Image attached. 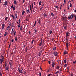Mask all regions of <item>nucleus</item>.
Here are the masks:
<instances>
[{"instance_id":"obj_6","label":"nucleus","mask_w":76,"mask_h":76,"mask_svg":"<svg viewBox=\"0 0 76 76\" xmlns=\"http://www.w3.org/2000/svg\"><path fill=\"white\" fill-rule=\"evenodd\" d=\"M5 25L4 24H3L2 26V29H3L4 28Z\"/></svg>"},{"instance_id":"obj_1","label":"nucleus","mask_w":76,"mask_h":76,"mask_svg":"<svg viewBox=\"0 0 76 76\" xmlns=\"http://www.w3.org/2000/svg\"><path fill=\"white\" fill-rule=\"evenodd\" d=\"M4 60V59H3V58H2V59L0 58V63L1 64H2Z\"/></svg>"},{"instance_id":"obj_48","label":"nucleus","mask_w":76,"mask_h":76,"mask_svg":"<svg viewBox=\"0 0 76 76\" xmlns=\"http://www.w3.org/2000/svg\"><path fill=\"white\" fill-rule=\"evenodd\" d=\"M15 41H17V37L15 38Z\"/></svg>"},{"instance_id":"obj_54","label":"nucleus","mask_w":76,"mask_h":76,"mask_svg":"<svg viewBox=\"0 0 76 76\" xmlns=\"http://www.w3.org/2000/svg\"><path fill=\"white\" fill-rule=\"evenodd\" d=\"M16 32L15 31L14 33V35H15H15H16Z\"/></svg>"},{"instance_id":"obj_9","label":"nucleus","mask_w":76,"mask_h":76,"mask_svg":"<svg viewBox=\"0 0 76 76\" xmlns=\"http://www.w3.org/2000/svg\"><path fill=\"white\" fill-rule=\"evenodd\" d=\"M7 3H7V1H6L4 5L5 6H6V5H7Z\"/></svg>"},{"instance_id":"obj_38","label":"nucleus","mask_w":76,"mask_h":76,"mask_svg":"<svg viewBox=\"0 0 76 76\" xmlns=\"http://www.w3.org/2000/svg\"><path fill=\"white\" fill-rule=\"evenodd\" d=\"M41 53H39V56H40L41 55Z\"/></svg>"},{"instance_id":"obj_21","label":"nucleus","mask_w":76,"mask_h":76,"mask_svg":"<svg viewBox=\"0 0 76 76\" xmlns=\"http://www.w3.org/2000/svg\"><path fill=\"white\" fill-rule=\"evenodd\" d=\"M10 27H9V26H8L7 27V31L8 30V29H9Z\"/></svg>"},{"instance_id":"obj_64","label":"nucleus","mask_w":76,"mask_h":76,"mask_svg":"<svg viewBox=\"0 0 76 76\" xmlns=\"http://www.w3.org/2000/svg\"><path fill=\"white\" fill-rule=\"evenodd\" d=\"M13 42V39L12 40V42Z\"/></svg>"},{"instance_id":"obj_37","label":"nucleus","mask_w":76,"mask_h":76,"mask_svg":"<svg viewBox=\"0 0 76 76\" xmlns=\"http://www.w3.org/2000/svg\"><path fill=\"white\" fill-rule=\"evenodd\" d=\"M72 4H71V3H70L69 7H72Z\"/></svg>"},{"instance_id":"obj_31","label":"nucleus","mask_w":76,"mask_h":76,"mask_svg":"<svg viewBox=\"0 0 76 76\" xmlns=\"http://www.w3.org/2000/svg\"><path fill=\"white\" fill-rule=\"evenodd\" d=\"M34 7V3H32V8H33Z\"/></svg>"},{"instance_id":"obj_25","label":"nucleus","mask_w":76,"mask_h":76,"mask_svg":"<svg viewBox=\"0 0 76 76\" xmlns=\"http://www.w3.org/2000/svg\"><path fill=\"white\" fill-rule=\"evenodd\" d=\"M64 63H66V59H64Z\"/></svg>"},{"instance_id":"obj_3","label":"nucleus","mask_w":76,"mask_h":76,"mask_svg":"<svg viewBox=\"0 0 76 76\" xmlns=\"http://www.w3.org/2000/svg\"><path fill=\"white\" fill-rule=\"evenodd\" d=\"M55 65H56L55 62H53V63H52V67L53 68H54Z\"/></svg>"},{"instance_id":"obj_34","label":"nucleus","mask_w":76,"mask_h":76,"mask_svg":"<svg viewBox=\"0 0 76 76\" xmlns=\"http://www.w3.org/2000/svg\"><path fill=\"white\" fill-rule=\"evenodd\" d=\"M34 41V40H33L32 41V42H31V44H33Z\"/></svg>"},{"instance_id":"obj_61","label":"nucleus","mask_w":76,"mask_h":76,"mask_svg":"<svg viewBox=\"0 0 76 76\" xmlns=\"http://www.w3.org/2000/svg\"><path fill=\"white\" fill-rule=\"evenodd\" d=\"M50 75H51V74H49L48 75V76H50Z\"/></svg>"},{"instance_id":"obj_4","label":"nucleus","mask_w":76,"mask_h":76,"mask_svg":"<svg viewBox=\"0 0 76 76\" xmlns=\"http://www.w3.org/2000/svg\"><path fill=\"white\" fill-rule=\"evenodd\" d=\"M17 15H18V12L17 11L16 12V14H15V19H16L17 18Z\"/></svg>"},{"instance_id":"obj_56","label":"nucleus","mask_w":76,"mask_h":76,"mask_svg":"<svg viewBox=\"0 0 76 76\" xmlns=\"http://www.w3.org/2000/svg\"><path fill=\"white\" fill-rule=\"evenodd\" d=\"M71 76H73V74H72V73H71Z\"/></svg>"},{"instance_id":"obj_22","label":"nucleus","mask_w":76,"mask_h":76,"mask_svg":"<svg viewBox=\"0 0 76 76\" xmlns=\"http://www.w3.org/2000/svg\"><path fill=\"white\" fill-rule=\"evenodd\" d=\"M67 54V52L66 51H65L64 53V54Z\"/></svg>"},{"instance_id":"obj_12","label":"nucleus","mask_w":76,"mask_h":76,"mask_svg":"<svg viewBox=\"0 0 76 76\" xmlns=\"http://www.w3.org/2000/svg\"><path fill=\"white\" fill-rule=\"evenodd\" d=\"M7 19H8V18L7 17H6L5 18L4 20L6 21L7 20Z\"/></svg>"},{"instance_id":"obj_11","label":"nucleus","mask_w":76,"mask_h":76,"mask_svg":"<svg viewBox=\"0 0 76 76\" xmlns=\"http://www.w3.org/2000/svg\"><path fill=\"white\" fill-rule=\"evenodd\" d=\"M29 7H30V10H31V11L32 12V10L31 5H30Z\"/></svg>"},{"instance_id":"obj_18","label":"nucleus","mask_w":76,"mask_h":76,"mask_svg":"<svg viewBox=\"0 0 76 76\" xmlns=\"http://www.w3.org/2000/svg\"><path fill=\"white\" fill-rule=\"evenodd\" d=\"M19 72L20 73H22L23 72V71L22 70H19Z\"/></svg>"},{"instance_id":"obj_63","label":"nucleus","mask_w":76,"mask_h":76,"mask_svg":"<svg viewBox=\"0 0 76 76\" xmlns=\"http://www.w3.org/2000/svg\"><path fill=\"white\" fill-rule=\"evenodd\" d=\"M68 9L69 10V7H68Z\"/></svg>"},{"instance_id":"obj_10","label":"nucleus","mask_w":76,"mask_h":76,"mask_svg":"<svg viewBox=\"0 0 76 76\" xmlns=\"http://www.w3.org/2000/svg\"><path fill=\"white\" fill-rule=\"evenodd\" d=\"M66 47L67 48H68L69 45H68V44L67 43H66Z\"/></svg>"},{"instance_id":"obj_16","label":"nucleus","mask_w":76,"mask_h":76,"mask_svg":"<svg viewBox=\"0 0 76 76\" xmlns=\"http://www.w3.org/2000/svg\"><path fill=\"white\" fill-rule=\"evenodd\" d=\"M44 16L45 17H47L48 16V15L46 14L45 13L44 14Z\"/></svg>"},{"instance_id":"obj_46","label":"nucleus","mask_w":76,"mask_h":76,"mask_svg":"<svg viewBox=\"0 0 76 76\" xmlns=\"http://www.w3.org/2000/svg\"><path fill=\"white\" fill-rule=\"evenodd\" d=\"M28 49L27 48L25 49V51L26 52H27Z\"/></svg>"},{"instance_id":"obj_36","label":"nucleus","mask_w":76,"mask_h":76,"mask_svg":"<svg viewBox=\"0 0 76 76\" xmlns=\"http://www.w3.org/2000/svg\"><path fill=\"white\" fill-rule=\"evenodd\" d=\"M14 29L13 28L12 29V33H13L14 32Z\"/></svg>"},{"instance_id":"obj_45","label":"nucleus","mask_w":76,"mask_h":76,"mask_svg":"<svg viewBox=\"0 0 76 76\" xmlns=\"http://www.w3.org/2000/svg\"><path fill=\"white\" fill-rule=\"evenodd\" d=\"M7 66L6 65V62L5 64V67H7L6 66Z\"/></svg>"},{"instance_id":"obj_29","label":"nucleus","mask_w":76,"mask_h":76,"mask_svg":"<svg viewBox=\"0 0 76 76\" xmlns=\"http://www.w3.org/2000/svg\"><path fill=\"white\" fill-rule=\"evenodd\" d=\"M42 41H41L40 43L39 44V46H41L42 45Z\"/></svg>"},{"instance_id":"obj_13","label":"nucleus","mask_w":76,"mask_h":76,"mask_svg":"<svg viewBox=\"0 0 76 76\" xmlns=\"http://www.w3.org/2000/svg\"><path fill=\"white\" fill-rule=\"evenodd\" d=\"M64 28L65 29H67V26H65L64 27Z\"/></svg>"},{"instance_id":"obj_39","label":"nucleus","mask_w":76,"mask_h":76,"mask_svg":"<svg viewBox=\"0 0 76 76\" xmlns=\"http://www.w3.org/2000/svg\"><path fill=\"white\" fill-rule=\"evenodd\" d=\"M58 7L57 6H56L55 7L57 9H58Z\"/></svg>"},{"instance_id":"obj_8","label":"nucleus","mask_w":76,"mask_h":76,"mask_svg":"<svg viewBox=\"0 0 76 76\" xmlns=\"http://www.w3.org/2000/svg\"><path fill=\"white\" fill-rule=\"evenodd\" d=\"M66 37H67L68 36H69V32L68 31H67V32H66Z\"/></svg>"},{"instance_id":"obj_32","label":"nucleus","mask_w":76,"mask_h":76,"mask_svg":"<svg viewBox=\"0 0 76 76\" xmlns=\"http://www.w3.org/2000/svg\"><path fill=\"white\" fill-rule=\"evenodd\" d=\"M17 3L16 1L15 0L14 1V4H15Z\"/></svg>"},{"instance_id":"obj_53","label":"nucleus","mask_w":76,"mask_h":76,"mask_svg":"<svg viewBox=\"0 0 76 76\" xmlns=\"http://www.w3.org/2000/svg\"><path fill=\"white\" fill-rule=\"evenodd\" d=\"M72 18H73V17H74V15L73 14H72Z\"/></svg>"},{"instance_id":"obj_28","label":"nucleus","mask_w":76,"mask_h":76,"mask_svg":"<svg viewBox=\"0 0 76 76\" xmlns=\"http://www.w3.org/2000/svg\"><path fill=\"white\" fill-rule=\"evenodd\" d=\"M52 31H51V30H50V32H49L50 34H52Z\"/></svg>"},{"instance_id":"obj_51","label":"nucleus","mask_w":76,"mask_h":76,"mask_svg":"<svg viewBox=\"0 0 76 76\" xmlns=\"http://www.w3.org/2000/svg\"><path fill=\"white\" fill-rule=\"evenodd\" d=\"M11 16H12V18H13V17L14 18V16L13 15H12Z\"/></svg>"},{"instance_id":"obj_40","label":"nucleus","mask_w":76,"mask_h":76,"mask_svg":"<svg viewBox=\"0 0 76 76\" xmlns=\"http://www.w3.org/2000/svg\"><path fill=\"white\" fill-rule=\"evenodd\" d=\"M57 69H59V66H57Z\"/></svg>"},{"instance_id":"obj_30","label":"nucleus","mask_w":76,"mask_h":76,"mask_svg":"<svg viewBox=\"0 0 76 76\" xmlns=\"http://www.w3.org/2000/svg\"><path fill=\"white\" fill-rule=\"evenodd\" d=\"M20 24H19V25L18 26V28H20Z\"/></svg>"},{"instance_id":"obj_17","label":"nucleus","mask_w":76,"mask_h":76,"mask_svg":"<svg viewBox=\"0 0 76 76\" xmlns=\"http://www.w3.org/2000/svg\"><path fill=\"white\" fill-rule=\"evenodd\" d=\"M0 57L1 58H3V59H4V57L2 55H1Z\"/></svg>"},{"instance_id":"obj_20","label":"nucleus","mask_w":76,"mask_h":76,"mask_svg":"<svg viewBox=\"0 0 76 76\" xmlns=\"http://www.w3.org/2000/svg\"><path fill=\"white\" fill-rule=\"evenodd\" d=\"M56 47H55L54 48H53V50H56Z\"/></svg>"},{"instance_id":"obj_47","label":"nucleus","mask_w":76,"mask_h":76,"mask_svg":"<svg viewBox=\"0 0 76 76\" xmlns=\"http://www.w3.org/2000/svg\"><path fill=\"white\" fill-rule=\"evenodd\" d=\"M51 15H52V16H54V14L53 13H52L51 14Z\"/></svg>"},{"instance_id":"obj_33","label":"nucleus","mask_w":76,"mask_h":76,"mask_svg":"<svg viewBox=\"0 0 76 76\" xmlns=\"http://www.w3.org/2000/svg\"><path fill=\"white\" fill-rule=\"evenodd\" d=\"M68 19H71L72 17L71 16H70V17H68Z\"/></svg>"},{"instance_id":"obj_24","label":"nucleus","mask_w":76,"mask_h":76,"mask_svg":"<svg viewBox=\"0 0 76 76\" xmlns=\"http://www.w3.org/2000/svg\"><path fill=\"white\" fill-rule=\"evenodd\" d=\"M9 64H10V67H11V66H12V64H11V63L10 62H9Z\"/></svg>"},{"instance_id":"obj_27","label":"nucleus","mask_w":76,"mask_h":76,"mask_svg":"<svg viewBox=\"0 0 76 76\" xmlns=\"http://www.w3.org/2000/svg\"><path fill=\"white\" fill-rule=\"evenodd\" d=\"M29 10L28 9L27 11H26V12L27 13H28V12H29Z\"/></svg>"},{"instance_id":"obj_42","label":"nucleus","mask_w":76,"mask_h":76,"mask_svg":"<svg viewBox=\"0 0 76 76\" xmlns=\"http://www.w3.org/2000/svg\"><path fill=\"white\" fill-rule=\"evenodd\" d=\"M74 17L75 18V20L76 21V15H75Z\"/></svg>"},{"instance_id":"obj_26","label":"nucleus","mask_w":76,"mask_h":76,"mask_svg":"<svg viewBox=\"0 0 76 76\" xmlns=\"http://www.w3.org/2000/svg\"><path fill=\"white\" fill-rule=\"evenodd\" d=\"M42 3V1H40L39 3V5H41V4Z\"/></svg>"},{"instance_id":"obj_52","label":"nucleus","mask_w":76,"mask_h":76,"mask_svg":"<svg viewBox=\"0 0 76 76\" xmlns=\"http://www.w3.org/2000/svg\"><path fill=\"white\" fill-rule=\"evenodd\" d=\"M41 72H40L39 73V76H41Z\"/></svg>"},{"instance_id":"obj_59","label":"nucleus","mask_w":76,"mask_h":76,"mask_svg":"<svg viewBox=\"0 0 76 76\" xmlns=\"http://www.w3.org/2000/svg\"><path fill=\"white\" fill-rule=\"evenodd\" d=\"M42 8H43V7H42L41 8H40V10H41Z\"/></svg>"},{"instance_id":"obj_49","label":"nucleus","mask_w":76,"mask_h":76,"mask_svg":"<svg viewBox=\"0 0 76 76\" xmlns=\"http://www.w3.org/2000/svg\"><path fill=\"white\" fill-rule=\"evenodd\" d=\"M13 10H15V7H13Z\"/></svg>"},{"instance_id":"obj_7","label":"nucleus","mask_w":76,"mask_h":76,"mask_svg":"<svg viewBox=\"0 0 76 76\" xmlns=\"http://www.w3.org/2000/svg\"><path fill=\"white\" fill-rule=\"evenodd\" d=\"M9 69V66H7V67H5V69L6 70H8V69Z\"/></svg>"},{"instance_id":"obj_14","label":"nucleus","mask_w":76,"mask_h":76,"mask_svg":"<svg viewBox=\"0 0 76 76\" xmlns=\"http://www.w3.org/2000/svg\"><path fill=\"white\" fill-rule=\"evenodd\" d=\"M24 13H25V11H23V12H22V15H23Z\"/></svg>"},{"instance_id":"obj_57","label":"nucleus","mask_w":76,"mask_h":76,"mask_svg":"<svg viewBox=\"0 0 76 76\" xmlns=\"http://www.w3.org/2000/svg\"><path fill=\"white\" fill-rule=\"evenodd\" d=\"M0 76H2V75L1 73H0Z\"/></svg>"},{"instance_id":"obj_58","label":"nucleus","mask_w":76,"mask_h":76,"mask_svg":"<svg viewBox=\"0 0 76 76\" xmlns=\"http://www.w3.org/2000/svg\"><path fill=\"white\" fill-rule=\"evenodd\" d=\"M25 2V0H23V3H24Z\"/></svg>"},{"instance_id":"obj_19","label":"nucleus","mask_w":76,"mask_h":76,"mask_svg":"<svg viewBox=\"0 0 76 76\" xmlns=\"http://www.w3.org/2000/svg\"><path fill=\"white\" fill-rule=\"evenodd\" d=\"M7 32H5L4 34V36H6L7 35Z\"/></svg>"},{"instance_id":"obj_60","label":"nucleus","mask_w":76,"mask_h":76,"mask_svg":"<svg viewBox=\"0 0 76 76\" xmlns=\"http://www.w3.org/2000/svg\"><path fill=\"white\" fill-rule=\"evenodd\" d=\"M10 45H9V48H10Z\"/></svg>"},{"instance_id":"obj_55","label":"nucleus","mask_w":76,"mask_h":76,"mask_svg":"<svg viewBox=\"0 0 76 76\" xmlns=\"http://www.w3.org/2000/svg\"><path fill=\"white\" fill-rule=\"evenodd\" d=\"M50 63H51V62L50 61H49V64H50Z\"/></svg>"},{"instance_id":"obj_44","label":"nucleus","mask_w":76,"mask_h":76,"mask_svg":"<svg viewBox=\"0 0 76 76\" xmlns=\"http://www.w3.org/2000/svg\"><path fill=\"white\" fill-rule=\"evenodd\" d=\"M36 25V21L35 22V23H34V27Z\"/></svg>"},{"instance_id":"obj_62","label":"nucleus","mask_w":76,"mask_h":76,"mask_svg":"<svg viewBox=\"0 0 76 76\" xmlns=\"http://www.w3.org/2000/svg\"><path fill=\"white\" fill-rule=\"evenodd\" d=\"M19 70H20V69L18 68V71H19Z\"/></svg>"},{"instance_id":"obj_41","label":"nucleus","mask_w":76,"mask_h":76,"mask_svg":"<svg viewBox=\"0 0 76 76\" xmlns=\"http://www.w3.org/2000/svg\"><path fill=\"white\" fill-rule=\"evenodd\" d=\"M38 23L39 24H40L41 23V21H40V20H39Z\"/></svg>"},{"instance_id":"obj_23","label":"nucleus","mask_w":76,"mask_h":76,"mask_svg":"<svg viewBox=\"0 0 76 76\" xmlns=\"http://www.w3.org/2000/svg\"><path fill=\"white\" fill-rule=\"evenodd\" d=\"M67 64H66L64 65V67H67Z\"/></svg>"},{"instance_id":"obj_5","label":"nucleus","mask_w":76,"mask_h":76,"mask_svg":"<svg viewBox=\"0 0 76 76\" xmlns=\"http://www.w3.org/2000/svg\"><path fill=\"white\" fill-rule=\"evenodd\" d=\"M53 54L55 56H57L58 55V53L57 52H54L53 53Z\"/></svg>"},{"instance_id":"obj_35","label":"nucleus","mask_w":76,"mask_h":76,"mask_svg":"<svg viewBox=\"0 0 76 76\" xmlns=\"http://www.w3.org/2000/svg\"><path fill=\"white\" fill-rule=\"evenodd\" d=\"M22 28V26H20V30H21Z\"/></svg>"},{"instance_id":"obj_2","label":"nucleus","mask_w":76,"mask_h":76,"mask_svg":"<svg viewBox=\"0 0 76 76\" xmlns=\"http://www.w3.org/2000/svg\"><path fill=\"white\" fill-rule=\"evenodd\" d=\"M63 19L64 20L67 21V17H62Z\"/></svg>"},{"instance_id":"obj_50","label":"nucleus","mask_w":76,"mask_h":76,"mask_svg":"<svg viewBox=\"0 0 76 76\" xmlns=\"http://www.w3.org/2000/svg\"><path fill=\"white\" fill-rule=\"evenodd\" d=\"M73 63H74V64H75V63H76V61H74Z\"/></svg>"},{"instance_id":"obj_15","label":"nucleus","mask_w":76,"mask_h":76,"mask_svg":"<svg viewBox=\"0 0 76 76\" xmlns=\"http://www.w3.org/2000/svg\"><path fill=\"white\" fill-rule=\"evenodd\" d=\"M59 71H57L55 73V74H58L59 73Z\"/></svg>"},{"instance_id":"obj_43","label":"nucleus","mask_w":76,"mask_h":76,"mask_svg":"<svg viewBox=\"0 0 76 76\" xmlns=\"http://www.w3.org/2000/svg\"><path fill=\"white\" fill-rule=\"evenodd\" d=\"M20 20L19 19V24H20Z\"/></svg>"}]
</instances>
